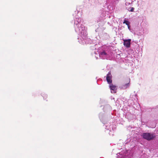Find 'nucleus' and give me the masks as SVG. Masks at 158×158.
Masks as SVG:
<instances>
[{
    "instance_id": "1",
    "label": "nucleus",
    "mask_w": 158,
    "mask_h": 158,
    "mask_svg": "<svg viewBox=\"0 0 158 158\" xmlns=\"http://www.w3.org/2000/svg\"><path fill=\"white\" fill-rule=\"evenodd\" d=\"M74 27L75 31L79 33L80 37L78 38V42L80 44H91L92 41L90 38L87 37V28L83 24V21L81 19L76 16L74 19Z\"/></svg>"
},
{
    "instance_id": "2",
    "label": "nucleus",
    "mask_w": 158,
    "mask_h": 158,
    "mask_svg": "<svg viewBox=\"0 0 158 158\" xmlns=\"http://www.w3.org/2000/svg\"><path fill=\"white\" fill-rule=\"evenodd\" d=\"M111 75L109 72L107 75L106 76V80L108 83L110 84L109 87L111 90V93H115L116 92L117 88L116 87L113 85L112 83L111 80Z\"/></svg>"
},
{
    "instance_id": "3",
    "label": "nucleus",
    "mask_w": 158,
    "mask_h": 158,
    "mask_svg": "<svg viewBox=\"0 0 158 158\" xmlns=\"http://www.w3.org/2000/svg\"><path fill=\"white\" fill-rule=\"evenodd\" d=\"M143 138L148 141H150L155 139L156 137L155 134L152 132L143 133L141 135Z\"/></svg>"
},
{
    "instance_id": "4",
    "label": "nucleus",
    "mask_w": 158,
    "mask_h": 158,
    "mask_svg": "<svg viewBox=\"0 0 158 158\" xmlns=\"http://www.w3.org/2000/svg\"><path fill=\"white\" fill-rule=\"evenodd\" d=\"M99 56L102 59H106L108 58V56L106 51L103 50L99 53Z\"/></svg>"
},
{
    "instance_id": "5",
    "label": "nucleus",
    "mask_w": 158,
    "mask_h": 158,
    "mask_svg": "<svg viewBox=\"0 0 158 158\" xmlns=\"http://www.w3.org/2000/svg\"><path fill=\"white\" fill-rule=\"evenodd\" d=\"M123 44L127 48L130 47L131 46V40L130 39H125L123 40Z\"/></svg>"
},
{
    "instance_id": "6",
    "label": "nucleus",
    "mask_w": 158,
    "mask_h": 158,
    "mask_svg": "<svg viewBox=\"0 0 158 158\" xmlns=\"http://www.w3.org/2000/svg\"><path fill=\"white\" fill-rule=\"evenodd\" d=\"M104 111H110L111 110V107L109 104L105 105L103 108Z\"/></svg>"
},
{
    "instance_id": "7",
    "label": "nucleus",
    "mask_w": 158,
    "mask_h": 158,
    "mask_svg": "<svg viewBox=\"0 0 158 158\" xmlns=\"http://www.w3.org/2000/svg\"><path fill=\"white\" fill-rule=\"evenodd\" d=\"M130 86L129 83H128L127 84H126L122 86L121 87V88L123 89H125L129 87Z\"/></svg>"
},
{
    "instance_id": "8",
    "label": "nucleus",
    "mask_w": 158,
    "mask_h": 158,
    "mask_svg": "<svg viewBox=\"0 0 158 158\" xmlns=\"http://www.w3.org/2000/svg\"><path fill=\"white\" fill-rule=\"evenodd\" d=\"M94 0H85L86 3H88L89 6H90L92 4V3L94 2Z\"/></svg>"
},
{
    "instance_id": "9",
    "label": "nucleus",
    "mask_w": 158,
    "mask_h": 158,
    "mask_svg": "<svg viewBox=\"0 0 158 158\" xmlns=\"http://www.w3.org/2000/svg\"><path fill=\"white\" fill-rule=\"evenodd\" d=\"M130 4H131V3L129 1V0H127L125 2L126 5L127 6H128Z\"/></svg>"
},
{
    "instance_id": "10",
    "label": "nucleus",
    "mask_w": 158,
    "mask_h": 158,
    "mask_svg": "<svg viewBox=\"0 0 158 158\" xmlns=\"http://www.w3.org/2000/svg\"><path fill=\"white\" fill-rule=\"evenodd\" d=\"M123 23H125L127 25H128L129 24H130L129 22L128 21L125 20H124V22H123Z\"/></svg>"
},
{
    "instance_id": "11",
    "label": "nucleus",
    "mask_w": 158,
    "mask_h": 158,
    "mask_svg": "<svg viewBox=\"0 0 158 158\" xmlns=\"http://www.w3.org/2000/svg\"><path fill=\"white\" fill-rule=\"evenodd\" d=\"M122 155V153H118L117 154V158H121L122 156L121 157L119 156V155Z\"/></svg>"
},
{
    "instance_id": "12",
    "label": "nucleus",
    "mask_w": 158,
    "mask_h": 158,
    "mask_svg": "<svg viewBox=\"0 0 158 158\" xmlns=\"http://www.w3.org/2000/svg\"><path fill=\"white\" fill-rule=\"evenodd\" d=\"M42 95L44 99H46L47 96V95L45 94H42Z\"/></svg>"
},
{
    "instance_id": "13",
    "label": "nucleus",
    "mask_w": 158,
    "mask_h": 158,
    "mask_svg": "<svg viewBox=\"0 0 158 158\" xmlns=\"http://www.w3.org/2000/svg\"><path fill=\"white\" fill-rule=\"evenodd\" d=\"M102 114L100 113L99 114V118H100V119L101 121L102 119Z\"/></svg>"
},
{
    "instance_id": "14",
    "label": "nucleus",
    "mask_w": 158,
    "mask_h": 158,
    "mask_svg": "<svg viewBox=\"0 0 158 158\" xmlns=\"http://www.w3.org/2000/svg\"><path fill=\"white\" fill-rule=\"evenodd\" d=\"M134 9H135L134 8V7H131L130 10H129V9H128V10H129V11L133 12L134 11Z\"/></svg>"
},
{
    "instance_id": "15",
    "label": "nucleus",
    "mask_w": 158,
    "mask_h": 158,
    "mask_svg": "<svg viewBox=\"0 0 158 158\" xmlns=\"http://www.w3.org/2000/svg\"><path fill=\"white\" fill-rule=\"evenodd\" d=\"M95 56L96 59L98 58V54L95 52Z\"/></svg>"
},
{
    "instance_id": "16",
    "label": "nucleus",
    "mask_w": 158,
    "mask_h": 158,
    "mask_svg": "<svg viewBox=\"0 0 158 158\" xmlns=\"http://www.w3.org/2000/svg\"><path fill=\"white\" fill-rule=\"evenodd\" d=\"M131 0V4H132L135 1V0Z\"/></svg>"
},
{
    "instance_id": "17",
    "label": "nucleus",
    "mask_w": 158,
    "mask_h": 158,
    "mask_svg": "<svg viewBox=\"0 0 158 158\" xmlns=\"http://www.w3.org/2000/svg\"><path fill=\"white\" fill-rule=\"evenodd\" d=\"M129 24H129L128 25H127V27H128V29L129 30H130V25H129Z\"/></svg>"
},
{
    "instance_id": "18",
    "label": "nucleus",
    "mask_w": 158,
    "mask_h": 158,
    "mask_svg": "<svg viewBox=\"0 0 158 158\" xmlns=\"http://www.w3.org/2000/svg\"><path fill=\"white\" fill-rule=\"evenodd\" d=\"M103 0L104 1V2L105 3V4H106L107 3V1H106V0Z\"/></svg>"
},
{
    "instance_id": "19",
    "label": "nucleus",
    "mask_w": 158,
    "mask_h": 158,
    "mask_svg": "<svg viewBox=\"0 0 158 158\" xmlns=\"http://www.w3.org/2000/svg\"><path fill=\"white\" fill-rule=\"evenodd\" d=\"M129 1L131 3V0H129Z\"/></svg>"
}]
</instances>
